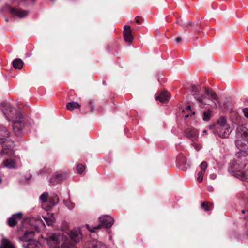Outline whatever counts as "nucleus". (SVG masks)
<instances>
[{"label": "nucleus", "mask_w": 248, "mask_h": 248, "mask_svg": "<svg viewBox=\"0 0 248 248\" xmlns=\"http://www.w3.org/2000/svg\"><path fill=\"white\" fill-rule=\"evenodd\" d=\"M247 152L237 153L230 163L229 171L241 180L248 179V155Z\"/></svg>", "instance_id": "f257e3e1"}, {"label": "nucleus", "mask_w": 248, "mask_h": 248, "mask_svg": "<svg viewBox=\"0 0 248 248\" xmlns=\"http://www.w3.org/2000/svg\"><path fill=\"white\" fill-rule=\"evenodd\" d=\"M248 130L243 125H238L236 128L235 143L238 149L248 152Z\"/></svg>", "instance_id": "f03ea898"}, {"label": "nucleus", "mask_w": 248, "mask_h": 248, "mask_svg": "<svg viewBox=\"0 0 248 248\" xmlns=\"http://www.w3.org/2000/svg\"><path fill=\"white\" fill-rule=\"evenodd\" d=\"M39 199L42 202V206L47 211L51 210L59 202V198L56 194H52L49 196L46 192L43 193Z\"/></svg>", "instance_id": "7ed1b4c3"}, {"label": "nucleus", "mask_w": 248, "mask_h": 248, "mask_svg": "<svg viewBox=\"0 0 248 248\" xmlns=\"http://www.w3.org/2000/svg\"><path fill=\"white\" fill-rule=\"evenodd\" d=\"M98 224L93 227L90 226L89 224H86V228L91 232H95L96 230L102 228H109L114 223V219L110 216L108 215H103L98 218Z\"/></svg>", "instance_id": "20e7f679"}, {"label": "nucleus", "mask_w": 248, "mask_h": 248, "mask_svg": "<svg viewBox=\"0 0 248 248\" xmlns=\"http://www.w3.org/2000/svg\"><path fill=\"white\" fill-rule=\"evenodd\" d=\"M0 144L2 146V150L0 153V156L3 157L5 155L10 156L14 155L15 144L13 140H7L5 138H0Z\"/></svg>", "instance_id": "39448f33"}, {"label": "nucleus", "mask_w": 248, "mask_h": 248, "mask_svg": "<svg viewBox=\"0 0 248 248\" xmlns=\"http://www.w3.org/2000/svg\"><path fill=\"white\" fill-rule=\"evenodd\" d=\"M11 120L13 121V129L16 134H20L25 126V120L24 116L20 112H19V113H17V115Z\"/></svg>", "instance_id": "423d86ee"}, {"label": "nucleus", "mask_w": 248, "mask_h": 248, "mask_svg": "<svg viewBox=\"0 0 248 248\" xmlns=\"http://www.w3.org/2000/svg\"><path fill=\"white\" fill-rule=\"evenodd\" d=\"M1 109L8 120L13 119L17 113H19L15 109L12 108L10 104L3 102L0 104Z\"/></svg>", "instance_id": "0eeeda50"}, {"label": "nucleus", "mask_w": 248, "mask_h": 248, "mask_svg": "<svg viewBox=\"0 0 248 248\" xmlns=\"http://www.w3.org/2000/svg\"><path fill=\"white\" fill-rule=\"evenodd\" d=\"M4 8L5 10L9 12L13 16H16L20 18L25 17L28 15L27 11L21 10L19 9H16L8 5H5Z\"/></svg>", "instance_id": "6e6552de"}, {"label": "nucleus", "mask_w": 248, "mask_h": 248, "mask_svg": "<svg viewBox=\"0 0 248 248\" xmlns=\"http://www.w3.org/2000/svg\"><path fill=\"white\" fill-rule=\"evenodd\" d=\"M232 129L230 126L223 128H217V133L221 138H228L231 133Z\"/></svg>", "instance_id": "1a4fd4ad"}, {"label": "nucleus", "mask_w": 248, "mask_h": 248, "mask_svg": "<svg viewBox=\"0 0 248 248\" xmlns=\"http://www.w3.org/2000/svg\"><path fill=\"white\" fill-rule=\"evenodd\" d=\"M22 213H18L16 214H13L11 217H10L7 221L8 225L11 227H15L18 220H20L22 218Z\"/></svg>", "instance_id": "9d476101"}, {"label": "nucleus", "mask_w": 248, "mask_h": 248, "mask_svg": "<svg viewBox=\"0 0 248 248\" xmlns=\"http://www.w3.org/2000/svg\"><path fill=\"white\" fill-rule=\"evenodd\" d=\"M185 133L186 137L193 141L196 140L198 138V132L194 128L187 129L185 131Z\"/></svg>", "instance_id": "9b49d317"}, {"label": "nucleus", "mask_w": 248, "mask_h": 248, "mask_svg": "<svg viewBox=\"0 0 248 248\" xmlns=\"http://www.w3.org/2000/svg\"><path fill=\"white\" fill-rule=\"evenodd\" d=\"M66 174H62L61 172L55 173L50 179V183L55 185L59 183L65 178Z\"/></svg>", "instance_id": "f8f14e48"}, {"label": "nucleus", "mask_w": 248, "mask_h": 248, "mask_svg": "<svg viewBox=\"0 0 248 248\" xmlns=\"http://www.w3.org/2000/svg\"><path fill=\"white\" fill-rule=\"evenodd\" d=\"M123 33L125 41L131 43L133 40V37L131 34V30L129 26H124Z\"/></svg>", "instance_id": "ddd939ff"}, {"label": "nucleus", "mask_w": 248, "mask_h": 248, "mask_svg": "<svg viewBox=\"0 0 248 248\" xmlns=\"http://www.w3.org/2000/svg\"><path fill=\"white\" fill-rule=\"evenodd\" d=\"M84 248H107V247L102 242L93 240L86 244Z\"/></svg>", "instance_id": "4468645a"}, {"label": "nucleus", "mask_w": 248, "mask_h": 248, "mask_svg": "<svg viewBox=\"0 0 248 248\" xmlns=\"http://www.w3.org/2000/svg\"><path fill=\"white\" fill-rule=\"evenodd\" d=\"M69 236L73 243H77L79 241L81 238V233L79 231L72 230L70 231Z\"/></svg>", "instance_id": "2eb2a0df"}, {"label": "nucleus", "mask_w": 248, "mask_h": 248, "mask_svg": "<svg viewBox=\"0 0 248 248\" xmlns=\"http://www.w3.org/2000/svg\"><path fill=\"white\" fill-rule=\"evenodd\" d=\"M207 167V163L205 161L202 162L200 164L201 170L198 173L197 181L199 182H201L203 180V177L205 172L206 170Z\"/></svg>", "instance_id": "dca6fc26"}, {"label": "nucleus", "mask_w": 248, "mask_h": 248, "mask_svg": "<svg viewBox=\"0 0 248 248\" xmlns=\"http://www.w3.org/2000/svg\"><path fill=\"white\" fill-rule=\"evenodd\" d=\"M34 232L33 231H27L25 232L22 237L19 238L20 241H27L28 240H33L32 238L34 235Z\"/></svg>", "instance_id": "f3484780"}, {"label": "nucleus", "mask_w": 248, "mask_h": 248, "mask_svg": "<svg viewBox=\"0 0 248 248\" xmlns=\"http://www.w3.org/2000/svg\"><path fill=\"white\" fill-rule=\"evenodd\" d=\"M170 93L168 92L165 91L160 93V94L156 97V100L160 101L162 103L167 101L170 98Z\"/></svg>", "instance_id": "a211bd4d"}, {"label": "nucleus", "mask_w": 248, "mask_h": 248, "mask_svg": "<svg viewBox=\"0 0 248 248\" xmlns=\"http://www.w3.org/2000/svg\"><path fill=\"white\" fill-rule=\"evenodd\" d=\"M0 248H16L14 245L7 238H3Z\"/></svg>", "instance_id": "6ab92c4d"}, {"label": "nucleus", "mask_w": 248, "mask_h": 248, "mask_svg": "<svg viewBox=\"0 0 248 248\" xmlns=\"http://www.w3.org/2000/svg\"><path fill=\"white\" fill-rule=\"evenodd\" d=\"M10 135V133L6 128V127L3 125H0V138H5L7 140H10L9 137Z\"/></svg>", "instance_id": "aec40b11"}, {"label": "nucleus", "mask_w": 248, "mask_h": 248, "mask_svg": "<svg viewBox=\"0 0 248 248\" xmlns=\"http://www.w3.org/2000/svg\"><path fill=\"white\" fill-rule=\"evenodd\" d=\"M3 165L5 167L10 169L16 168V161L12 159H7L3 162Z\"/></svg>", "instance_id": "412c9836"}, {"label": "nucleus", "mask_w": 248, "mask_h": 248, "mask_svg": "<svg viewBox=\"0 0 248 248\" xmlns=\"http://www.w3.org/2000/svg\"><path fill=\"white\" fill-rule=\"evenodd\" d=\"M23 61L19 58H16L13 61V65L15 68L21 69L23 66Z\"/></svg>", "instance_id": "4be33fe9"}, {"label": "nucleus", "mask_w": 248, "mask_h": 248, "mask_svg": "<svg viewBox=\"0 0 248 248\" xmlns=\"http://www.w3.org/2000/svg\"><path fill=\"white\" fill-rule=\"evenodd\" d=\"M28 242V244L26 245L25 243H23L22 246L25 248H36L38 242L34 240H31L27 241Z\"/></svg>", "instance_id": "5701e85b"}, {"label": "nucleus", "mask_w": 248, "mask_h": 248, "mask_svg": "<svg viewBox=\"0 0 248 248\" xmlns=\"http://www.w3.org/2000/svg\"><path fill=\"white\" fill-rule=\"evenodd\" d=\"M177 23L183 27L184 28H187L192 25V23L185 18L177 20Z\"/></svg>", "instance_id": "b1692460"}, {"label": "nucleus", "mask_w": 248, "mask_h": 248, "mask_svg": "<svg viewBox=\"0 0 248 248\" xmlns=\"http://www.w3.org/2000/svg\"><path fill=\"white\" fill-rule=\"evenodd\" d=\"M80 105L79 103L76 102H70L67 104L66 108L68 110L72 111L76 108H79Z\"/></svg>", "instance_id": "393cba45"}, {"label": "nucleus", "mask_w": 248, "mask_h": 248, "mask_svg": "<svg viewBox=\"0 0 248 248\" xmlns=\"http://www.w3.org/2000/svg\"><path fill=\"white\" fill-rule=\"evenodd\" d=\"M217 125L218 126L217 128H225L226 126H229L226 124V119L223 117H220L217 121Z\"/></svg>", "instance_id": "a878e982"}, {"label": "nucleus", "mask_w": 248, "mask_h": 248, "mask_svg": "<svg viewBox=\"0 0 248 248\" xmlns=\"http://www.w3.org/2000/svg\"><path fill=\"white\" fill-rule=\"evenodd\" d=\"M43 218L45 220L46 223L48 226H52L54 222V217L53 216H51L50 217H43Z\"/></svg>", "instance_id": "bb28decb"}, {"label": "nucleus", "mask_w": 248, "mask_h": 248, "mask_svg": "<svg viewBox=\"0 0 248 248\" xmlns=\"http://www.w3.org/2000/svg\"><path fill=\"white\" fill-rule=\"evenodd\" d=\"M63 203L70 210H72L75 207L74 203L69 200H64Z\"/></svg>", "instance_id": "cd10ccee"}, {"label": "nucleus", "mask_w": 248, "mask_h": 248, "mask_svg": "<svg viewBox=\"0 0 248 248\" xmlns=\"http://www.w3.org/2000/svg\"><path fill=\"white\" fill-rule=\"evenodd\" d=\"M85 166L82 164H78L77 166V170L79 174H81L85 170Z\"/></svg>", "instance_id": "c85d7f7f"}, {"label": "nucleus", "mask_w": 248, "mask_h": 248, "mask_svg": "<svg viewBox=\"0 0 248 248\" xmlns=\"http://www.w3.org/2000/svg\"><path fill=\"white\" fill-rule=\"evenodd\" d=\"M202 96L200 95L199 94H194V98L199 101V103H200V106L201 107H203L204 105L203 104L202 102Z\"/></svg>", "instance_id": "c756f323"}, {"label": "nucleus", "mask_w": 248, "mask_h": 248, "mask_svg": "<svg viewBox=\"0 0 248 248\" xmlns=\"http://www.w3.org/2000/svg\"><path fill=\"white\" fill-rule=\"evenodd\" d=\"M88 104L90 108V111L92 113H93L94 112L95 108V105L93 101L92 100H90L88 102Z\"/></svg>", "instance_id": "7c9ffc66"}, {"label": "nucleus", "mask_w": 248, "mask_h": 248, "mask_svg": "<svg viewBox=\"0 0 248 248\" xmlns=\"http://www.w3.org/2000/svg\"><path fill=\"white\" fill-rule=\"evenodd\" d=\"M210 113L209 112H204L203 114V120L207 121L210 119Z\"/></svg>", "instance_id": "2f4dec72"}, {"label": "nucleus", "mask_w": 248, "mask_h": 248, "mask_svg": "<svg viewBox=\"0 0 248 248\" xmlns=\"http://www.w3.org/2000/svg\"><path fill=\"white\" fill-rule=\"evenodd\" d=\"M191 89L192 92H198L200 91V87L198 85H193L191 86Z\"/></svg>", "instance_id": "473e14b6"}, {"label": "nucleus", "mask_w": 248, "mask_h": 248, "mask_svg": "<svg viewBox=\"0 0 248 248\" xmlns=\"http://www.w3.org/2000/svg\"><path fill=\"white\" fill-rule=\"evenodd\" d=\"M209 96H210V98L212 100H216L217 101H218V98L217 97V94L213 92H211V93L210 94Z\"/></svg>", "instance_id": "72a5a7b5"}, {"label": "nucleus", "mask_w": 248, "mask_h": 248, "mask_svg": "<svg viewBox=\"0 0 248 248\" xmlns=\"http://www.w3.org/2000/svg\"><path fill=\"white\" fill-rule=\"evenodd\" d=\"M202 208H204V210L205 211H209L210 209H209V207L207 206H206L205 204V203L204 202H203L202 204Z\"/></svg>", "instance_id": "f704fd0d"}, {"label": "nucleus", "mask_w": 248, "mask_h": 248, "mask_svg": "<svg viewBox=\"0 0 248 248\" xmlns=\"http://www.w3.org/2000/svg\"><path fill=\"white\" fill-rule=\"evenodd\" d=\"M135 20H136V22L138 24H140L142 22V18H141V17H140L139 16L136 17Z\"/></svg>", "instance_id": "c9c22d12"}, {"label": "nucleus", "mask_w": 248, "mask_h": 248, "mask_svg": "<svg viewBox=\"0 0 248 248\" xmlns=\"http://www.w3.org/2000/svg\"><path fill=\"white\" fill-rule=\"evenodd\" d=\"M243 112L245 116L248 118V108H245L243 109Z\"/></svg>", "instance_id": "e433bc0d"}, {"label": "nucleus", "mask_w": 248, "mask_h": 248, "mask_svg": "<svg viewBox=\"0 0 248 248\" xmlns=\"http://www.w3.org/2000/svg\"><path fill=\"white\" fill-rule=\"evenodd\" d=\"M212 91H210L209 88H206L205 93L207 95L209 96Z\"/></svg>", "instance_id": "4c0bfd02"}, {"label": "nucleus", "mask_w": 248, "mask_h": 248, "mask_svg": "<svg viewBox=\"0 0 248 248\" xmlns=\"http://www.w3.org/2000/svg\"><path fill=\"white\" fill-rule=\"evenodd\" d=\"M217 175L215 174H211L210 175V178L212 180H214L216 178Z\"/></svg>", "instance_id": "58836bf2"}, {"label": "nucleus", "mask_w": 248, "mask_h": 248, "mask_svg": "<svg viewBox=\"0 0 248 248\" xmlns=\"http://www.w3.org/2000/svg\"><path fill=\"white\" fill-rule=\"evenodd\" d=\"M51 239L53 240V241H57L58 240V238H57V236H56V235L54 234L51 237Z\"/></svg>", "instance_id": "ea45409f"}, {"label": "nucleus", "mask_w": 248, "mask_h": 248, "mask_svg": "<svg viewBox=\"0 0 248 248\" xmlns=\"http://www.w3.org/2000/svg\"><path fill=\"white\" fill-rule=\"evenodd\" d=\"M193 145L194 147V148L197 150L199 151L200 149V147H199L197 144H195V143L193 144Z\"/></svg>", "instance_id": "a19ab883"}, {"label": "nucleus", "mask_w": 248, "mask_h": 248, "mask_svg": "<svg viewBox=\"0 0 248 248\" xmlns=\"http://www.w3.org/2000/svg\"><path fill=\"white\" fill-rule=\"evenodd\" d=\"M175 40L177 42L180 43L182 41V38L180 37H177L175 38Z\"/></svg>", "instance_id": "79ce46f5"}, {"label": "nucleus", "mask_w": 248, "mask_h": 248, "mask_svg": "<svg viewBox=\"0 0 248 248\" xmlns=\"http://www.w3.org/2000/svg\"><path fill=\"white\" fill-rule=\"evenodd\" d=\"M208 190L210 192H212L213 191V188L212 186H209L208 187Z\"/></svg>", "instance_id": "37998d69"}, {"label": "nucleus", "mask_w": 248, "mask_h": 248, "mask_svg": "<svg viewBox=\"0 0 248 248\" xmlns=\"http://www.w3.org/2000/svg\"><path fill=\"white\" fill-rule=\"evenodd\" d=\"M186 110H191V106L188 105L186 107Z\"/></svg>", "instance_id": "c03bdc74"}, {"label": "nucleus", "mask_w": 248, "mask_h": 248, "mask_svg": "<svg viewBox=\"0 0 248 248\" xmlns=\"http://www.w3.org/2000/svg\"><path fill=\"white\" fill-rule=\"evenodd\" d=\"M246 211H247V210H246V209H244V210H242L241 211V212H242V213H245Z\"/></svg>", "instance_id": "a18cd8bd"}, {"label": "nucleus", "mask_w": 248, "mask_h": 248, "mask_svg": "<svg viewBox=\"0 0 248 248\" xmlns=\"http://www.w3.org/2000/svg\"><path fill=\"white\" fill-rule=\"evenodd\" d=\"M203 133H207L206 130H203Z\"/></svg>", "instance_id": "49530a36"}, {"label": "nucleus", "mask_w": 248, "mask_h": 248, "mask_svg": "<svg viewBox=\"0 0 248 248\" xmlns=\"http://www.w3.org/2000/svg\"><path fill=\"white\" fill-rule=\"evenodd\" d=\"M1 180H1V178L0 177V183L1 182Z\"/></svg>", "instance_id": "de8ad7c7"}]
</instances>
